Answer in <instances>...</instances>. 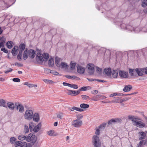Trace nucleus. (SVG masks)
I'll list each match as a JSON object with an SVG mask.
<instances>
[{"instance_id": "8fccbe9b", "label": "nucleus", "mask_w": 147, "mask_h": 147, "mask_svg": "<svg viewBox=\"0 0 147 147\" xmlns=\"http://www.w3.org/2000/svg\"><path fill=\"white\" fill-rule=\"evenodd\" d=\"M76 65V63H71L70 64V69H74Z\"/></svg>"}, {"instance_id": "a878e982", "label": "nucleus", "mask_w": 147, "mask_h": 147, "mask_svg": "<svg viewBox=\"0 0 147 147\" xmlns=\"http://www.w3.org/2000/svg\"><path fill=\"white\" fill-rule=\"evenodd\" d=\"M144 29V28H143L142 30L140 27H137L134 28L133 31L135 33H138L140 32V31H142L144 32H147V30L146 31H144L143 30Z\"/></svg>"}, {"instance_id": "4468645a", "label": "nucleus", "mask_w": 147, "mask_h": 147, "mask_svg": "<svg viewBox=\"0 0 147 147\" xmlns=\"http://www.w3.org/2000/svg\"><path fill=\"white\" fill-rule=\"evenodd\" d=\"M121 121V119L118 118L112 119L108 121V124L109 125H111L113 123L119 122Z\"/></svg>"}, {"instance_id": "9d476101", "label": "nucleus", "mask_w": 147, "mask_h": 147, "mask_svg": "<svg viewBox=\"0 0 147 147\" xmlns=\"http://www.w3.org/2000/svg\"><path fill=\"white\" fill-rule=\"evenodd\" d=\"M80 93L79 90H68L67 94L71 96H76L78 94Z\"/></svg>"}, {"instance_id": "6ab92c4d", "label": "nucleus", "mask_w": 147, "mask_h": 147, "mask_svg": "<svg viewBox=\"0 0 147 147\" xmlns=\"http://www.w3.org/2000/svg\"><path fill=\"white\" fill-rule=\"evenodd\" d=\"M18 47L17 46H15L12 49L11 53L13 56H15L17 54V51L18 50Z\"/></svg>"}, {"instance_id": "09e8293b", "label": "nucleus", "mask_w": 147, "mask_h": 147, "mask_svg": "<svg viewBox=\"0 0 147 147\" xmlns=\"http://www.w3.org/2000/svg\"><path fill=\"white\" fill-rule=\"evenodd\" d=\"M81 96L84 100H86L88 99H89V96L86 95H82Z\"/></svg>"}, {"instance_id": "a18cd8bd", "label": "nucleus", "mask_w": 147, "mask_h": 147, "mask_svg": "<svg viewBox=\"0 0 147 147\" xmlns=\"http://www.w3.org/2000/svg\"><path fill=\"white\" fill-rule=\"evenodd\" d=\"M57 117L60 119H62L63 117V113L60 112L57 114Z\"/></svg>"}, {"instance_id": "dca6fc26", "label": "nucleus", "mask_w": 147, "mask_h": 147, "mask_svg": "<svg viewBox=\"0 0 147 147\" xmlns=\"http://www.w3.org/2000/svg\"><path fill=\"white\" fill-rule=\"evenodd\" d=\"M7 107L11 110H13L15 108V105L14 103L12 102H9L7 103Z\"/></svg>"}, {"instance_id": "864d4df0", "label": "nucleus", "mask_w": 147, "mask_h": 147, "mask_svg": "<svg viewBox=\"0 0 147 147\" xmlns=\"http://www.w3.org/2000/svg\"><path fill=\"white\" fill-rule=\"evenodd\" d=\"M71 88H74L75 89H77L78 88V87L77 85L75 84H71Z\"/></svg>"}, {"instance_id": "393cba45", "label": "nucleus", "mask_w": 147, "mask_h": 147, "mask_svg": "<svg viewBox=\"0 0 147 147\" xmlns=\"http://www.w3.org/2000/svg\"><path fill=\"white\" fill-rule=\"evenodd\" d=\"M5 104L6 102L3 99H0V106L3 107L7 108V106Z\"/></svg>"}, {"instance_id": "2eb2a0df", "label": "nucleus", "mask_w": 147, "mask_h": 147, "mask_svg": "<svg viewBox=\"0 0 147 147\" xmlns=\"http://www.w3.org/2000/svg\"><path fill=\"white\" fill-rule=\"evenodd\" d=\"M125 100H126L125 99H121L119 97H116L114 98V99L112 101V102L121 103Z\"/></svg>"}, {"instance_id": "4c0bfd02", "label": "nucleus", "mask_w": 147, "mask_h": 147, "mask_svg": "<svg viewBox=\"0 0 147 147\" xmlns=\"http://www.w3.org/2000/svg\"><path fill=\"white\" fill-rule=\"evenodd\" d=\"M29 128L30 131L33 130L34 129V126L32 122H30L29 125Z\"/></svg>"}, {"instance_id": "c9c22d12", "label": "nucleus", "mask_w": 147, "mask_h": 147, "mask_svg": "<svg viewBox=\"0 0 147 147\" xmlns=\"http://www.w3.org/2000/svg\"><path fill=\"white\" fill-rule=\"evenodd\" d=\"M124 29H127V30L130 31H134V28L132 26L130 25L127 26V27H125V28H124Z\"/></svg>"}, {"instance_id": "58836bf2", "label": "nucleus", "mask_w": 147, "mask_h": 147, "mask_svg": "<svg viewBox=\"0 0 147 147\" xmlns=\"http://www.w3.org/2000/svg\"><path fill=\"white\" fill-rule=\"evenodd\" d=\"M136 70L138 76H142L143 75L142 72V71L141 69H138V68H136Z\"/></svg>"}, {"instance_id": "3c124183", "label": "nucleus", "mask_w": 147, "mask_h": 147, "mask_svg": "<svg viewBox=\"0 0 147 147\" xmlns=\"http://www.w3.org/2000/svg\"><path fill=\"white\" fill-rule=\"evenodd\" d=\"M127 25H126V24H125L123 23L121 24V29H123L124 30H127V29H124L123 28H125V27H127Z\"/></svg>"}, {"instance_id": "4be33fe9", "label": "nucleus", "mask_w": 147, "mask_h": 147, "mask_svg": "<svg viewBox=\"0 0 147 147\" xmlns=\"http://www.w3.org/2000/svg\"><path fill=\"white\" fill-rule=\"evenodd\" d=\"M132 88V86L131 85H128L125 86L123 89V91L124 92L129 91Z\"/></svg>"}, {"instance_id": "cd10ccee", "label": "nucleus", "mask_w": 147, "mask_h": 147, "mask_svg": "<svg viewBox=\"0 0 147 147\" xmlns=\"http://www.w3.org/2000/svg\"><path fill=\"white\" fill-rule=\"evenodd\" d=\"M6 45L9 49L11 48L13 45V42L12 41H9L6 43Z\"/></svg>"}, {"instance_id": "5fc2aeb1", "label": "nucleus", "mask_w": 147, "mask_h": 147, "mask_svg": "<svg viewBox=\"0 0 147 147\" xmlns=\"http://www.w3.org/2000/svg\"><path fill=\"white\" fill-rule=\"evenodd\" d=\"M141 69L142 70V71L143 74L144 73L147 74V67L144 69Z\"/></svg>"}, {"instance_id": "79ce46f5", "label": "nucleus", "mask_w": 147, "mask_h": 147, "mask_svg": "<svg viewBox=\"0 0 147 147\" xmlns=\"http://www.w3.org/2000/svg\"><path fill=\"white\" fill-rule=\"evenodd\" d=\"M54 133L55 131L53 130H51L47 132L48 134L49 135L51 136H53L54 135H55L54 134Z\"/></svg>"}, {"instance_id": "72a5a7b5", "label": "nucleus", "mask_w": 147, "mask_h": 147, "mask_svg": "<svg viewBox=\"0 0 147 147\" xmlns=\"http://www.w3.org/2000/svg\"><path fill=\"white\" fill-rule=\"evenodd\" d=\"M19 47L20 49V51H21L22 52L25 49V45L24 43L21 44L19 45Z\"/></svg>"}, {"instance_id": "f704fd0d", "label": "nucleus", "mask_w": 147, "mask_h": 147, "mask_svg": "<svg viewBox=\"0 0 147 147\" xmlns=\"http://www.w3.org/2000/svg\"><path fill=\"white\" fill-rule=\"evenodd\" d=\"M26 136L23 135H20L18 137V139L20 140H26Z\"/></svg>"}, {"instance_id": "7c9ffc66", "label": "nucleus", "mask_w": 147, "mask_h": 147, "mask_svg": "<svg viewBox=\"0 0 147 147\" xmlns=\"http://www.w3.org/2000/svg\"><path fill=\"white\" fill-rule=\"evenodd\" d=\"M106 124L105 123H103L99 126L98 128L100 131H102L104 129L105 127L106 126Z\"/></svg>"}, {"instance_id": "37998d69", "label": "nucleus", "mask_w": 147, "mask_h": 147, "mask_svg": "<svg viewBox=\"0 0 147 147\" xmlns=\"http://www.w3.org/2000/svg\"><path fill=\"white\" fill-rule=\"evenodd\" d=\"M22 142L21 141H18L15 142V147H18L19 146H21Z\"/></svg>"}, {"instance_id": "a211bd4d", "label": "nucleus", "mask_w": 147, "mask_h": 147, "mask_svg": "<svg viewBox=\"0 0 147 147\" xmlns=\"http://www.w3.org/2000/svg\"><path fill=\"white\" fill-rule=\"evenodd\" d=\"M33 120L34 121L38 122L40 119L39 115L38 113H36L33 115Z\"/></svg>"}, {"instance_id": "6e6552de", "label": "nucleus", "mask_w": 147, "mask_h": 147, "mask_svg": "<svg viewBox=\"0 0 147 147\" xmlns=\"http://www.w3.org/2000/svg\"><path fill=\"white\" fill-rule=\"evenodd\" d=\"M87 67L88 69L90 70L89 71V74H93L94 72V65L92 64H90L87 65Z\"/></svg>"}, {"instance_id": "f03ea898", "label": "nucleus", "mask_w": 147, "mask_h": 147, "mask_svg": "<svg viewBox=\"0 0 147 147\" xmlns=\"http://www.w3.org/2000/svg\"><path fill=\"white\" fill-rule=\"evenodd\" d=\"M92 143L94 147H101V144L99 137L94 136L92 138Z\"/></svg>"}, {"instance_id": "ddd939ff", "label": "nucleus", "mask_w": 147, "mask_h": 147, "mask_svg": "<svg viewBox=\"0 0 147 147\" xmlns=\"http://www.w3.org/2000/svg\"><path fill=\"white\" fill-rule=\"evenodd\" d=\"M146 131L144 132L143 131L139 132L138 133L139 139V140H142L144 139L146 136Z\"/></svg>"}, {"instance_id": "6e6d98bb", "label": "nucleus", "mask_w": 147, "mask_h": 147, "mask_svg": "<svg viewBox=\"0 0 147 147\" xmlns=\"http://www.w3.org/2000/svg\"><path fill=\"white\" fill-rule=\"evenodd\" d=\"M12 80L13 81L15 82H19L20 81V79L19 78H13Z\"/></svg>"}, {"instance_id": "423d86ee", "label": "nucleus", "mask_w": 147, "mask_h": 147, "mask_svg": "<svg viewBox=\"0 0 147 147\" xmlns=\"http://www.w3.org/2000/svg\"><path fill=\"white\" fill-rule=\"evenodd\" d=\"M77 72L80 74H84L85 71V68L82 67L79 64H78L77 66Z\"/></svg>"}, {"instance_id": "f8f14e48", "label": "nucleus", "mask_w": 147, "mask_h": 147, "mask_svg": "<svg viewBox=\"0 0 147 147\" xmlns=\"http://www.w3.org/2000/svg\"><path fill=\"white\" fill-rule=\"evenodd\" d=\"M105 98L106 97L105 96H103L97 94L96 96L92 97V98L91 99H90L91 100H92L94 101H97L99 100L100 98Z\"/></svg>"}, {"instance_id": "1a4fd4ad", "label": "nucleus", "mask_w": 147, "mask_h": 147, "mask_svg": "<svg viewBox=\"0 0 147 147\" xmlns=\"http://www.w3.org/2000/svg\"><path fill=\"white\" fill-rule=\"evenodd\" d=\"M16 108L19 110V111L20 113H23L24 111V107L21 104L19 103L16 104Z\"/></svg>"}, {"instance_id": "c85d7f7f", "label": "nucleus", "mask_w": 147, "mask_h": 147, "mask_svg": "<svg viewBox=\"0 0 147 147\" xmlns=\"http://www.w3.org/2000/svg\"><path fill=\"white\" fill-rule=\"evenodd\" d=\"M68 67V65L66 63L62 62L60 64V67H61V68L66 69Z\"/></svg>"}, {"instance_id": "e433bc0d", "label": "nucleus", "mask_w": 147, "mask_h": 147, "mask_svg": "<svg viewBox=\"0 0 147 147\" xmlns=\"http://www.w3.org/2000/svg\"><path fill=\"white\" fill-rule=\"evenodd\" d=\"M80 106L83 109H87L89 107L88 105L84 103L81 104Z\"/></svg>"}, {"instance_id": "69168bd1", "label": "nucleus", "mask_w": 147, "mask_h": 147, "mask_svg": "<svg viewBox=\"0 0 147 147\" xmlns=\"http://www.w3.org/2000/svg\"><path fill=\"white\" fill-rule=\"evenodd\" d=\"M14 65L16 66H17L20 67H22L23 65L22 64L18 63H16Z\"/></svg>"}, {"instance_id": "2f4dec72", "label": "nucleus", "mask_w": 147, "mask_h": 147, "mask_svg": "<svg viewBox=\"0 0 147 147\" xmlns=\"http://www.w3.org/2000/svg\"><path fill=\"white\" fill-rule=\"evenodd\" d=\"M41 125V123H39L36 126L34 127V131L35 132H37L39 130Z\"/></svg>"}, {"instance_id": "0e129e2a", "label": "nucleus", "mask_w": 147, "mask_h": 147, "mask_svg": "<svg viewBox=\"0 0 147 147\" xmlns=\"http://www.w3.org/2000/svg\"><path fill=\"white\" fill-rule=\"evenodd\" d=\"M100 130L98 128L97 129L95 132V134L96 135H99L100 134Z\"/></svg>"}, {"instance_id": "0eeeda50", "label": "nucleus", "mask_w": 147, "mask_h": 147, "mask_svg": "<svg viewBox=\"0 0 147 147\" xmlns=\"http://www.w3.org/2000/svg\"><path fill=\"white\" fill-rule=\"evenodd\" d=\"M135 122L133 125L136 126L137 127H139L140 128H142L145 127L146 124L145 123H143L142 121H136Z\"/></svg>"}, {"instance_id": "de8ad7c7", "label": "nucleus", "mask_w": 147, "mask_h": 147, "mask_svg": "<svg viewBox=\"0 0 147 147\" xmlns=\"http://www.w3.org/2000/svg\"><path fill=\"white\" fill-rule=\"evenodd\" d=\"M144 141L142 140L140 141L139 143L137 145L136 147H143V143Z\"/></svg>"}, {"instance_id": "c03bdc74", "label": "nucleus", "mask_w": 147, "mask_h": 147, "mask_svg": "<svg viewBox=\"0 0 147 147\" xmlns=\"http://www.w3.org/2000/svg\"><path fill=\"white\" fill-rule=\"evenodd\" d=\"M29 131V129L28 126L26 125H25L24 127V132L25 134H26L28 133Z\"/></svg>"}, {"instance_id": "b1692460", "label": "nucleus", "mask_w": 147, "mask_h": 147, "mask_svg": "<svg viewBox=\"0 0 147 147\" xmlns=\"http://www.w3.org/2000/svg\"><path fill=\"white\" fill-rule=\"evenodd\" d=\"M62 61V59L58 57H56L55 58V63L57 67H60V62Z\"/></svg>"}, {"instance_id": "ea45409f", "label": "nucleus", "mask_w": 147, "mask_h": 147, "mask_svg": "<svg viewBox=\"0 0 147 147\" xmlns=\"http://www.w3.org/2000/svg\"><path fill=\"white\" fill-rule=\"evenodd\" d=\"M89 88H90V87H89V86H87V87L83 86V87H82L81 88H80L78 90L80 91V92L81 90L86 91L88 89H89Z\"/></svg>"}, {"instance_id": "49530a36", "label": "nucleus", "mask_w": 147, "mask_h": 147, "mask_svg": "<svg viewBox=\"0 0 147 147\" xmlns=\"http://www.w3.org/2000/svg\"><path fill=\"white\" fill-rule=\"evenodd\" d=\"M128 119L129 120H131L133 124L134 123L135 121H136V120H134V116H132L131 115H129L128 117Z\"/></svg>"}, {"instance_id": "7ed1b4c3", "label": "nucleus", "mask_w": 147, "mask_h": 147, "mask_svg": "<svg viewBox=\"0 0 147 147\" xmlns=\"http://www.w3.org/2000/svg\"><path fill=\"white\" fill-rule=\"evenodd\" d=\"M24 117L25 119L30 121L33 117V111L31 110H27L26 111L24 115Z\"/></svg>"}, {"instance_id": "9b49d317", "label": "nucleus", "mask_w": 147, "mask_h": 147, "mask_svg": "<svg viewBox=\"0 0 147 147\" xmlns=\"http://www.w3.org/2000/svg\"><path fill=\"white\" fill-rule=\"evenodd\" d=\"M119 75L121 78H127L128 76L127 72L121 70L119 71Z\"/></svg>"}, {"instance_id": "13d9d810", "label": "nucleus", "mask_w": 147, "mask_h": 147, "mask_svg": "<svg viewBox=\"0 0 147 147\" xmlns=\"http://www.w3.org/2000/svg\"><path fill=\"white\" fill-rule=\"evenodd\" d=\"M71 79H76V80H79L80 79V78L78 77H77L75 76H71Z\"/></svg>"}, {"instance_id": "473e14b6", "label": "nucleus", "mask_w": 147, "mask_h": 147, "mask_svg": "<svg viewBox=\"0 0 147 147\" xmlns=\"http://www.w3.org/2000/svg\"><path fill=\"white\" fill-rule=\"evenodd\" d=\"M48 64L49 66L50 67H53L54 65V61L53 59L50 58L48 61Z\"/></svg>"}, {"instance_id": "bb28decb", "label": "nucleus", "mask_w": 147, "mask_h": 147, "mask_svg": "<svg viewBox=\"0 0 147 147\" xmlns=\"http://www.w3.org/2000/svg\"><path fill=\"white\" fill-rule=\"evenodd\" d=\"M70 111H73L74 110H76L77 111L82 112L83 111V110L80 109V108L77 107H73L70 109Z\"/></svg>"}, {"instance_id": "5701e85b", "label": "nucleus", "mask_w": 147, "mask_h": 147, "mask_svg": "<svg viewBox=\"0 0 147 147\" xmlns=\"http://www.w3.org/2000/svg\"><path fill=\"white\" fill-rule=\"evenodd\" d=\"M104 71L105 74L108 76L111 75V70L110 68L105 69Z\"/></svg>"}, {"instance_id": "412c9836", "label": "nucleus", "mask_w": 147, "mask_h": 147, "mask_svg": "<svg viewBox=\"0 0 147 147\" xmlns=\"http://www.w3.org/2000/svg\"><path fill=\"white\" fill-rule=\"evenodd\" d=\"M129 72L131 76H134L137 73L136 68L135 69H129Z\"/></svg>"}, {"instance_id": "4d7b16f0", "label": "nucleus", "mask_w": 147, "mask_h": 147, "mask_svg": "<svg viewBox=\"0 0 147 147\" xmlns=\"http://www.w3.org/2000/svg\"><path fill=\"white\" fill-rule=\"evenodd\" d=\"M63 84L64 86H68L70 87L71 86V84L64 82L63 83Z\"/></svg>"}, {"instance_id": "20e7f679", "label": "nucleus", "mask_w": 147, "mask_h": 147, "mask_svg": "<svg viewBox=\"0 0 147 147\" xmlns=\"http://www.w3.org/2000/svg\"><path fill=\"white\" fill-rule=\"evenodd\" d=\"M36 140L37 137L32 133L26 136V140L27 142H32L33 143H34Z\"/></svg>"}, {"instance_id": "aec40b11", "label": "nucleus", "mask_w": 147, "mask_h": 147, "mask_svg": "<svg viewBox=\"0 0 147 147\" xmlns=\"http://www.w3.org/2000/svg\"><path fill=\"white\" fill-rule=\"evenodd\" d=\"M29 56L30 58L33 59L35 56V51L34 50L30 49L29 51Z\"/></svg>"}, {"instance_id": "f257e3e1", "label": "nucleus", "mask_w": 147, "mask_h": 147, "mask_svg": "<svg viewBox=\"0 0 147 147\" xmlns=\"http://www.w3.org/2000/svg\"><path fill=\"white\" fill-rule=\"evenodd\" d=\"M49 57V54L46 53H44L43 55L39 53H37L36 56V61L39 62H42L47 61Z\"/></svg>"}, {"instance_id": "a19ab883", "label": "nucleus", "mask_w": 147, "mask_h": 147, "mask_svg": "<svg viewBox=\"0 0 147 147\" xmlns=\"http://www.w3.org/2000/svg\"><path fill=\"white\" fill-rule=\"evenodd\" d=\"M22 52L21 51H19V53L17 56V59L20 61L22 60Z\"/></svg>"}, {"instance_id": "39448f33", "label": "nucleus", "mask_w": 147, "mask_h": 147, "mask_svg": "<svg viewBox=\"0 0 147 147\" xmlns=\"http://www.w3.org/2000/svg\"><path fill=\"white\" fill-rule=\"evenodd\" d=\"M72 124L74 127H79L82 125V122L81 120L76 119L73 121Z\"/></svg>"}, {"instance_id": "e2e57ef3", "label": "nucleus", "mask_w": 147, "mask_h": 147, "mask_svg": "<svg viewBox=\"0 0 147 147\" xmlns=\"http://www.w3.org/2000/svg\"><path fill=\"white\" fill-rule=\"evenodd\" d=\"M16 140V138L14 137L11 138L10 139V141L11 143H13Z\"/></svg>"}, {"instance_id": "052dcab7", "label": "nucleus", "mask_w": 147, "mask_h": 147, "mask_svg": "<svg viewBox=\"0 0 147 147\" xmlns=\"http://www.w3.org/2000/svg\"><path fill=\"white\" fill-rule=\"evenodd\" d=\"M96 71L98 73H100L102 71V69L98 67H96Z\"/></svg>"}, {"instance_id": "774afa93", "label": "nucleus", "mask_w": 147, "mask_h": 147, "mask_svg": "<svg viewBox=\"0 0 147 147\" xmlns=\"http://www.w3.org/2000/svg\"><path fill=\"white\" fill-rule=\"evenodd\" d=\"M98 90H94L91 92V93L92 94H97L98 93Z\"/></svg>"}, {"instance_id": "bf43d9fd", "label": "nucleus", "mask_w": 147, "mask_h": 147, "mask_svg": "<svg viewBox=\"0 0 147 147\" xmlns=\"http://www.w3.org/2000/svg\"><path fill=\"white\" fill-rule=\"evenodd\" d=\"M44 71L46 73H51V70H50V69L47 68L44 69Z\"/></svg>"}, {"instance_id": "680f3d73", "label": "nucleus", "mask_w": 147, "mask_h": 147, "mask_svg": "<svg viewBox=\"0 0 147 147\" xmlns=\"http://www.w3.org/2000/svg\"><path fill=\"white\" fill-rule=\"evenodd\" d=\"M1 50L2 51H3L5 53H8V51L7 49H5V48H2Z\"/></svg>"}, {"instance_id": "c756f323", "label": "nucleus", "mask_w": 147, "mask_h": 147, "mask_svg": "<svg viewBox=\"0 0 147 147\" xmlns=\"http://www.w3.org/2000/svg\"><path fill=\"white\" fill-rule=\"evenodd\" d=\"M118 76V72L117 70H113L112 71V76L113 78H115Z\"/></svg>"}, {"instance_id": "f3484780", "label": "nucleus", "mask_w": 147, "mask_h": 147, "mask_svg": "<svg viewBox=\"0 0 147 147\" xmlns=\"http://www.w3.org/2000/svg\"><path fill=\"white\" fill-rule=\"evenodd\" d=\"M29 56V51L27 48H26L23 54V57L24 59H26Z\"/></svg>"}, {"instance_id": "338daca9", "label": "nucleus", "mask_w": 147, "mask_h": 147, "mask_svg": "<svg viewBox=\"0 0 147 147\" xmlns=\"http://www.w3.org/2000/svg\"><path fill=\"white\" fill-rule=\"evenodd\" d=\"M20 147H28L27 146V143L26 142H24L23 144H22Z\"/></svg>"}, {"instance_id": "603ef678", "label": "nucleus", "mask_w": 147, "mask_h": 147, "mask_svg": "<svg viewBox=\"0 0 147 147\" xmlns=\"http://www.w3.org/2000/svg\"><path fill=\"white\" fill-rule=\"evenodd\" d=\"M51 73L53 75L56 76H57L59 75L58 72L54 70H51Z\"/></svg>"}]
</instances>
